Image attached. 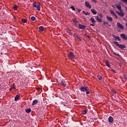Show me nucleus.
<instances>
[{"mask_svg":"<svg viewBox=\"0 0 127 127\" xmlns=\"http://www.w3.org/2000/svg\"><path fill=\"white\" fill-rule=\"evenodd\" d=\"M80 90L81 92H86V93L88 95V94H90V89H89V87H88V86H82Z\"/></svg>","mask_w":127,"mask_h":127,"instance_id":"nucleus-1","label":"nucleus"},{"mask_svg":"<svg viewBox=\"0 0 127 127\" xmlns=\"http://www.w3.org/2000/svg\"><path fill=\"white\" fill-rule=\"evenodd\" d=\"M114 43L116 44L120 49H125L126 48V45H122V44H119V43L117 41H114Z\"/></svg>","mask_w":127,"mask_h":127,"instance_id":"nucleus-2","label":"nucleus"},{"mask_svg":"<svg viewBox=\"0 0 127 127\" xmlns=\"http://www.w3.org/2000/svg\"><path fill=\"white\" fill-rule=\"evenodd\" d=\"M33 6H34V7H36L37 10H38L39 11H40V3L38 2V3H35L34 2L33 3Z\"/></svg>","mask_w":127,"mask_h":127,"instance_id":"nucleus-3","label":"nucleus"},{"mask_svg":"<svg viewBox=\"0 0 127 127\" xmlns=\"http://www.w3.org/2000/svg\"><path fill=\"white\" fill-rule=\"evenodd\" d=\"M120 12H119L118 11H116L117 14L118 15H120V16H122V17H124L125 16V13H124V11L123 10H121V11H120Z\"/></svg>","mask_w":127,"mask_h":127,"instance_id":"nucleus-4","label":"nucleus"},{"mask_svg":"<svg viewBox=\"0 0 127 127\" xmlns=\"http://www.w3.org/2000/svg\"><path fill=\"white\" fill-rule=\"evenodd\" d=\"M68 57L70 58V59H73L75 56H74V53H73V52H70L68 54Z\"/></svg>","mask_w":127,"mask_h":127,"instance_id":"nucleus-5","label":"nucleus"},{"mask_svg":"<svg viewBox=\"0 0 127 127\" xmlns=\"http://www.w3.org/2000/svg\"><path fill=\"white\" fill-rule=\"evenodd\" d=\"M85 4L87 7H88V8H89V9H91V8H92V6L91 5V4H90V3H89L88 1H86L85 2Z\"/></svg>","mask_w":127,"mask_h":127,"instance_id":"nucleus-6","label":"nucleus"},{"mask_svg":"<svg viewBox=\"0 0 127 127\" xmlns=\"http://www.w3.org/2000/svg\"><path fill=\"white\" fill-rule=\"evenodd\" d=\"M115 5L117 7V9L119 10V11L123 10V9H122V6L121 5L118 4H116Z\"/></svg>","mask_w":127,"mask_h":127,"instance_id":"nucleus-7","label":"nucleus"},{"mask_svg":"<svg viewBox=\"0 0 127 127\" xmlns=\"http://www.w3.org/2000/svg\"><path fill=\"white\" fill-rule=\"evenodd\" d=\"M120 36H121L122 38L124 39V40H127V36L125 34H121L120 35Z\"/></svg>","mask_w":127,"mask_h":127,"instance_id":"nucleus-8","label":"nucleus"},{"mask_svg":"<svg viewBox=\"0 0 127 127\" xmlns=\"http://www.w3.org/2000/svg\"><path fill=\"white\" fill-rule=\"evenodd\" d=\"M118 27L121 28V29H124V26L122 25L120 22H117V23Z\"/></svg>","mask_w":127,"mask_h":127,"instance_id":"nucleus-9","label":"nucleus"},{"mask_svg":"<svg viewBox=\"0 0 127 127\" xmlns=\"http://www.w3.org/2000/svg\"><path fill=\"white\" fill-rule=\"evenodd\" d=\"M78 26L80 29H85V28H86V26L85 25H82L81 24H79Z\"/></svg>","mask_w":127,"mask_h":127,"instance_id":"nucleus-10","label":"nucleus"},{"mask_svg":"<svg viewBox=\"0 0 127 127\" xmlns=\"http://www.w3.org/2000/svg\"><path fill=\"white\" fill-rule=\"evenodd\" d=\"M67 84H68V82H65V81L63 80L61 82V85H63L64 87H66Z\"/></svg>","mask_w":127,"mask_h":127,"instance_id":"nucleus-11","label":"nucleus"},{"mask_svg":"<svg viewBox=\"0 0 127 127\" xmlns=\"http://www.w3.org/2000/svg\"><path fill=\"white\" fill-rule=\"evenodd\" d=\"M108 121L110 123H113L114 122V118L112 116H110L108 119Z\"/></svg>","mask_w":127,"mask_h":127,"instance_id":"nucleus-12","label":"nucleus"},{"mask_svg":"<svg viewBox=\"0 0 127 127\" xmlns=\"http://www.w3.org/2000/svg\"><path fill=\"white\" fill-rule=\"evenodd\" d=\"M91 12H92V13L93 14H97V11H96V9H91Z\"/></svg>","mask_w":127,"mask_h":127,"instance_id":"nucleus-13","label":"nucleus"},{"mask_svg":"<svg viewBox=\"0 0 127 127\" xmlns=\"http://www.w3.org/2000/svg\"><path fill=\"white\" fill-rule=\"evenodd\" d=\"M96 20H97V21H99V22H102V19H101V18L99 17V16H97L96 17Z\"/></svg>","mask_w":127,"mask_h":127,"instance_id":"nucleus-14","label":"nucleus"},{"mask_svg":"<svg viewBox=\"0 0 127 127\" xmlns=\"http://www.w3.org/2000/svg\"><path fill=\"white\" fill-rule=\"evenodd\" d=\"M113 36L115 38L116 40L118 39L119 41H121V39H120V37L119 36H115V35H113Z\"/></svg>","mask_w":127,"mask_h":127,"instance_id":"nucleus-15","label":"nucleus"},{"mask_svg":"<svg viewBox=\"0 0 127 127\" xmlns=\"http://www.w3.org/2000/svg\"><path fill=\"white\" fill-rule=\"evenodd\" d=\"M37 103H38V100H34L32 104V106H34L36 104H37Z\"/></svg>","mask_w":127,"mask_h":127,"instance_id":"nucleus-16","label":"nucleus"},{"mask_svg":"<svg viewBox=\"0 0 127 127\" xmlns=\"http://www.w3.org/2000/svg\"><path fill=\"white\" fill-rule=\"evenodd\" d=\"M106 66H107V67H110V69H112V68L111 67V65H110V63H109V62L106 61Z\"/></svg>","mask_w":127,"mask_h":127,"instance_id":"nucleus-17","label":"nucleus"},{"mask_svg":"<svg viewBox=\"0 0 127 127\" xmlns=\"http://www.w3.org/2000/svg\"><path fill=\"white\" fill-rule=\"evenodd\" d=\"M20 94L16 95L14 100L15 101H18V98H19Z\"/></svg>","mask_w":127,"mask_h":127,"instance_id":"nucleus-18","label":"nucleus"},{"mask_svg":"<svg viewBox=\"0 0 127 127\" xmlns=\"http://www.w3.org/2000/svg\"><path fill=\"white\" fill-rule=\"evenodd\" d=\"M107 20H109V21H113V18L110 16H107Z\"/></svg>","mask_w":127,"mask_h":127,"instance_id":"nucleus-19","label":"nucleus"},{"mask_svg":"<svg viewBox=\"0 0 127 127\" xmlns=\"http://www.w3.org/2000/svg\"><path fill=\"white\" fill-rule=\"evenodd\" d=\"M25 112L26 113H27L28 114H29V113H30V112H31V109H30V108H28L26 109Z\"/></svg>","mask_w":127,"mask_h":127,"instance_id":"nucleus-20","label":"nucleus"},{"mask_svg":"<svg viewBox=\"0 0 127 127\" xmlns=\"http://www.w3.org/2000/svg\"><path fill=\"white\" fill-rule=\"evenodd\" d=\"M21 21L23 23H26V22H27V19H22Z\"/></svg>","mask_w":127,"mask_h":127,"instance_id":"nucleus-21","label":"nucleus"},{"mask_svg":"<svg viewBox=\"0 0 127 127\" xmlns=\"http://www.w3.org/2000/svg\"><path fill=\"white\" fill-rule=\"evenodd\" d=\"M110 12L112 14V15H115L116 14V13L113 10H110Z\"/></svg>","mask_w":127,"mask_h":127,"instance_id":"nucleus-22","label":"nucleus"},{"mask_svg":"<svg viewBox=\"0 0 127 127\" xmlns=\"http://www.w3.org/2000/svg\"><path fill=\"white\" fill-rule=\"evenodd\" d=\"M90 20L92 22V23H95V22H96V20H95V19L94 18H91Z\"/></svg>","mask_w":127,"mask_h":127,"instance_id":"nucleus-23","label":"nucleus"},{"mask_svg":"<svg viewBox=\"0 0 127 127\" xmlns=\"http://www.w3.org/2000/svg\"><path fill=\"white\" fill-rule=\"evenodd\" d=\"M97 77L98 78V80H99V81H101V80L103 79L102 76H100V75H97Z\"/></svg>","mask_w":127,"mask_h":127,"instance_id":"nucleus-24","label":"nucleus"},{"mask_svg":"<svg viewBox=\"0 0 127 127\" xmlns=\"http://www.w3.org/2000/svg\"><path fill=\"white\" fill-rule=\"evenodd\" d=\"M39 30L41 31H43L44 30V27L43 26L39 27Z\"/></svg>","mask_w":127,"mask_h":127,"instance_id":"nucleus-25","label":"nucleus"},{"mask_svg":"<svg viewBox=\"0 0 127 127\" xmlns=\"http://www.w3.org/2000/svg\"><path fill=\"white\" fill-rule=\"evenodd\" d=\"M83 13H84V14H85V15H90V13L88 12H85V11H82Z\"/></svg>","mask_w":127,"mask_h":127,"instance_id":"nucleus-26","label":"nucleus"},{"mask_svg":"<svg viewBox=\"0 0 127 127\" xmlns=\"http://www.w3.org/2000/svg\"><path fill=\"white\" fill-rule=\"evenodd\" d=\"M31 19L32 20V21H35V20H36V18H35L34 16H32L31 17Z\"/></svg>","mask_w":127,"mask_h":127,"instance_id":"nucleus-27","label":"nucleus"},{"mask_svg":"<svg viewBox=\"0 0 127 127\" xmlns=\"http://www.w3.org/2000/svg\"><path fill=\"white\" fill-rule=\"evenodd\" d=\"M87 110H84L82 111V115H86L87 114Z\"/></svg>","mask_w":127,"mask_h":127,"instance_id":"nucleus-28","label":"nucleus"},{"mask_svg":"<svg viewBox=\"0 0 127 127\" xmlns=\"http://www.w3.org/2000/svg\"><path fill=\"white\" fill-rule=\"evenodd\" d=\"M13 8H14V9H15V10H16L17 9V5H15L13 6Z\"/></svg>","mask_w":127,"mask_h":127,"instance_id":"nucleus-29","label":"nucleus"},{"mask_svg":"<svg viewBox=\"0 0 127 127\" xmlns=\"http://www.w3.org/2000/svg\"><path fill=\"white\" fill-rule=\"evenodd\" d=\"M73 20L74 23H75L76 24H78V21L76 20V19H74Z\"/></svg>","mask_w":127,"mask_h":127,"instance_id":"nucleus-30","label":"nucleus"},{"mask_svg":"<svg viewBox=\"0 0 127 127\" xmlns=\"http://www.w3.org/2000/svg\"><path fill=\"white\" fill-rule=\"evenodd\" d=\"M67 33H68L69 34L72 35V32H71V31L70 30H68L67 31Z\"/></svg>","mask_w":127,"mask_h":127,"instance_id":"nucleus-31","label":"nucleus"},{"mask_svg":"<svg viewBox=\"0 0 127 127\" xmlns=\"http://www.w3.org/2000/svg\"><path fill=\"white\" fill-rule=\"evenodd\" d=\"M84 35H85V36L88 38L89 39H91V37H90V36L89 35H87V34H85Z\"/></svg>","mask_w":127,"mask_h":127,"instance_id":"nucleus-32","label":"nucleus"},{"mask_svg":"<svg viewBox=\"0 0 127 127\" xmlns=\"http://www.w3.org/2000/svg\"><path fill=\"white\" fill-rule=\"evenodd\" d=\"M124 3H127V0H121Z\"/></svg>","mask_w":127,"mask_h":127,"instance_id":"nucleus-33","label":"nucleus"},{"mask_svg":"<svg viewBox=\"0 0 127 127\" xmlns=\"http://www.w3.org/2000/svg\"><path fill=\"white\" fill-rule=\"evenodd\" d=\"M71 8L72 9V10H75V7L73 6H71Z\"/></svg>","mask_w":127,"mask_h":127,"instance_id":"nucleus-34","label":"nucleus"},{"mask_svg":"<svg viewBox=\"0 0 127 127\" xmlns=\"http://www.w3.org/2000/svg\"><path fill=\"white\" fill-rule=\"evenodd\" d=\"M11 87L12 88V89H15V86L14 84H13V85H12V87Z\"/></svg>","mask_w":127,"mask_h":127,"instance_id":"nucleus-35","label":"nucleus"},{"mask_svg":"<svg viewBox=\"0 0 127 127\" xmlns=\"http://www.w3.org/2000/svg\"><path fill=\"white\" fill-rule=\"evenodd\" d=\"M99 16H100V17H103V15H102L101 14H98Z\"/></svg>","mask_w":127,"mask_h":127,"instance_id":"nucleus-36","label":"nucleus"},{"mask_svg":"<svg viewBox=\"0 0 127 127\" xmlns=\"http://www.w3.org/2000/svg\"><path fill=\"white\" fill-rule=\"evenodd\" d=\"M114 16H115V17H116V18H119V17H118V15H117L116 14H115Z\"/></svg>","mask_w":127,"mask_h":127,"instance_id":"nucleus-37","label":"nucleus"},{"mask_svg":"<svg viewBox=\"0 0 127 127\" xmlns=\"http://www.w3.org/2000/svg\"><path fill=\"white\" fill-rule=\"evenodd\" d=\"M76 37H77V38H78V39L80 41H81V39H80V38L79 37V36H77Z\"/></svg>","mask_w":127,"mask_h":127,"instance_id":"nucleus-38","label":"nucleus"},{"mask_svg":"<svg viewBox=\"0 0 127 127\" xmlns=\"http://www.w3.org/2000/svg\"><path fill=\"white\" fill-rule=\"evenodd\" d=\"M115 55H117V56H120V54H116V53H114Z\"/></svg>","mask_w":127,"mask_h":127,"instance_id":"nucleus-39","label":"nucleus"},{"mask_svg":"<svg viewBox=\"0 0 127 127\" xmlns=\"http://www.w3.org/2000/svg\"><path fill=\"white\" fill-rule=\"evenodd\" d=\"M103 23L104 24H109V23L106 22H104Z\"/></svg>","mask_w":127,"mask_h":127,"instance_id":"nucleus-40","label":"nucleus"},{"mask_svg":"<svg viewBox=\"0 0 127 127\" xmlns=\"http://www.w3.org/2000/svg\"><path fill=\"white\" fill-rule=\"evenodd\" d=\"M112 92H113L114 94H117V92H116V90H113Z\"/></svg>","mask_w":127,"mask_h":127,"instance_id":"nucleus-41","label":"nucleus"},{"mask_svg":"<svg viewBox=\"0 0 127 127\" xmlns=\"http://www.w3.org/2000/svg\"><path fill=\"white\" fill-rule=\"evenodd\" d=\"M90 25L91 26H95V24H90Z\"/></svg>","mask_w":127,"mask_h":127,"instance_id":"nucleus-42","label":"nucleus"},{"mask_svg":"<svg viewBox=\"0 0 127 127\" xmlns=\"http://www.w3.org/2000/svg\"><path fill=\"white\" fill-rule=\"evenodd\" d=\"M77 10H78V12H80V11H81V9H77Z\"/></svg>","mask_w":127,"mask_h":127,"instance_id":"nucleus-43","label":"nucleus"},{"mask_svg":"<svg viewBox=\"0 0 127 127\" xmlns=\"http://www.w3.org/2000/svg\"><path fill=\"white\" fill-rule=\"evenodd\" d=\"M124 78L127 80V77H126V76H124Z\"/></svg>","mask_w":127,"mask_h":127,"instance_id":"nucleus-44","label":"nucleus"},{"mask_svg":"<svg viewBox=\"0 0 127 127\" xmlns=\"http://www.w3.org/2000/svg\"><path fill=\"white\" fill-rule=\"evenodd\" d=\"M38 91H40V88L37 89Z\"/></svg>","mask_w":127,"mask_h":127,"instance_id":"nucleus-45","label":"nucleus"},{"mask_svg":"<svg viewBox=\"0 0 127 127\" xmlns=\"http://www.w3.org/2000/svg\"><path fill=\"white\" fill-rule=\"evenodd\" d=\"M112 72H115V70L112 69Z\"/></svg>","mask_w":127,"mask_h":127,"instance_id":"nucleus-46","label":"nucleus"},{"mask_svg":"<svg viewBox=\"0 0 127 127\" xmlns=\"http://www.w3.org/2000/svg\"><path fill=\"white\" fill-rule=\"evenodd\" d=\"M94 2L96 3V2H97V1L94 0Z\"/></svg>","mask_w":127,"mask_h":127,"instance_id":"nucleus-47","label":"nucleus"},{"mask_svg":"<svg viewBox=\"0 0 127 127\" xmlns=\"http://www.w3.org/2000/svg\"><path fill=\"white\" fill-rule=\"evenodd\" d=\"M108 26H111V25H109V24H108Z\"/></svg>","mask_w":127,"mask_h":127,"instance_id":"nucleus-48","label":"nucleus"},{"mask_svg":"<svg viewBox=\"0 0 127 127\" xmlns=\"http://www.w3.org/2000/svg\"><path fill=\"white\" fill-rule=\"evenodd\" d=\"M57 82L58 83V80L57 79Z\"/></svg>","mask_w":127,"mask_h":127,"instance_id":"nucleus-49","label":"nucleus"},{"mask_svg":"<svg viewBox=\"0 0 127 127\" xmlns=\"http://www.w3.org/2000/svg\"><path fill=\"white\" fill-rule=\"evenodd\" d=\"M112 7H115V6H114L112 5Z\"/></svg>","mask_w":127,"mask_h":127,"instance_id":"nucleus-50","label":"nucleus"},{"mask_svg":"<svg viewBox=\"0 0 127 127\" xmlns=\"http://www.w3.org/2000/svg\"><path fill=\"white\" fill-rule=\"evenodd\" d=\"M1 54H2V53H1Z\"/></svg>","mask_w":127,"mask_h":127,"instance_id":"nucleus-51","label":"nucleus"}]
</instances>
